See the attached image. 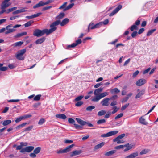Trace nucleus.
Returning <instances> with one entry per match:
<instances>
[{
  "instance_id": "nucleus-40",
  "label": "nucleus",
  "mask_w": 158,
  "mask_h": 158,
  "mask_svg": "<svg viewBox=\"0 0 158 158\" xmlns=\"http://www.w3.org/2000/svg\"><path fill=\"white\" fill-rule=\"evenodd\" d=\"M74 5V4L73 3L70 4L66 8L64 9V11H66L72 7Z\"/></svg>"
},
{
  "instance_id": "nucleus-4",
  "label": "nucleus",
  "mask_w": 158,
  "mask_h": 158,
  "mask_svg": "<svg viewBox=\"0 0 158 158\" xmlns=\"http://www.w3.org/2000/svg\"><path fill=\"white\" fill-rule=\"evenodd\" d=\"M125 136V134H122L115 138L113 139V141L114 142H117V143L118 144L123 143V141L122 140H121V139L123 138Z\"/></svg>"
},
{
  "instance_id": "nucleus-32",
  "label": "nucleus",
  "mask_w": 158,
  "mask_h": 158,
  "mask_svg": "<svg viewBox=\"0 0 158 158\" xmlns=\"http://www.w3.org/2000/svg\"><path fill=\"white\" fill-rule=\"evenodd\" d=\"M23 43V42L19 41L13 44V46L14 47H19L22 45Z\"/></svg>"
},
{
  "instance_id": "nucleus-26",
  "label": "nucleus",
  "mask_w": 158,
  "mask_h": 158,
  "mask_svg": "<svg viewBox=\"0 0 158 158\" xmlns=\"http://www.w3.org/2000/svg\"><path fill=\"white\" fill-rule=\"evenodd\" d=\"M139 121L140 123L143 125H147L148 124V123L145 121V119L143 118L142 117L139 118Z\"/></svg>"
},
{
  "instance_id": "nucleus-46",
  "label": "nucleus",
  "mask_w": 158,
  "mask_h": 158,
  "mask_svg": "<svg viewBox=\"0 0 158 158\" xmlns=\"http://www.w3.org/2000/svg\"><path fill=\"white\" fill-rule=\"evenodd\" d=\"M95 107L94 106H91L87 107L86 110L87 111H91L93 109H94Z\"/></svg>"
},
{
  "instance_id": "nucleus-60",
  "label": "nucleus",
  "mask_w": 158,
  "mask_h": 158,
  "mask_svg": "<svg viewBox=\"0 0 158 158\" xmlns=\"http://www.w3.org/2000/svg\"><path fill=\"white\" fill-rule=\"evenodd\" d=\"M68 122L70 123L74 124L75 123V121L72 118H69L68 119Z\"/></svg>"
},
{
  "instance_id": "nucleus-51",
  "label": "nucleus",
  "mask_w": 158,
  "mask_h": 158,
  "mask_svg": "<svg viewBox=\"0 0 158 158\" xmlns=\"http://www.w3.org/2000/svg\"><path fill=\"white\" fill-rule=\"evenodd\" d=\"M129 103H127L124 106H122L121 108V110L122 111L124 110L129 105Z\"/></svg>"
},
{
  "instance_id": "nucleus-45",
  "label": "nucleus",
  "mask_w": 158,
  "mask_h": 158,
  "mask_svg": "<svg viewBox=\"0 0 158 158\" xmlns=\"http://www.w3.org/2000/svg\"><path fill=\"white\" fill-rule=\"evenodd\" d=\"M26 52V50L25 49H23L21 50H20L19 52L18 53L19 54V55H23Z\"/></svg>"
},
{
  "instance_id": "nucleus-59",
  "label": "nucleus",
  "mask_w": 158,
  "mask_h": 158,
  "mask_svg": "<svg viewBox=\"0 0 158 158\" xmlns=\"http://www.w3.org/2000/svg\"><path fill=\"white\" fill-rule=\"evenodd\" d=\"M53 2V1L52 0H48L46 2H44L43 1V4L44 5V6L45 5H47L49 3H52Z\"/></svg>"
},
{
  "instance_id": "nucleus-2",
  "label": "nucleus",
  "mask_w": 158,
  "mask_h": 158,
  "mask_svg": "<svg viewBox=\"0 0 158 158\" xmlns=\"http://www.w3.org/2000/svg\"><path fill=\"white\" fill-rule=\"evenodd\" d=\"M75 146L74 144H72L69 146L66 147L65 148L62 149H60L57 151V153L58 154L64 153H67L70 151L71 150V148Z\"/></svg>"
},
{
  "instance_id": "nucleus-49",
  "label": "nucleus",
  "mask_w": 158,
  "mask_h": 158,
  "mask_svg": "<svg viewBox=\"0 0 158 158\" xmlns=\"http://www.w3.org/2000/svg\"><path fill=\"white\" fill-rule=\"evenodd\" d=\"M74 125L75 128L77 129L80 130L82 128V125L80 126L75 123L74 124Z\"/></svg>"
},
{
  "instance_id": "nucleus-20",
  "label": "nucleus",
  "mask_w": 158,
  "mask_h": 158,
  "mask_svg": "<svg viewBox=\"0 0 158 158\" xmlns=\"http://www.w3.org/2000/svg\"><path fill=\"white\" fill-rule=\"evenodd\" d=\"M60 21V20H59ZM69 21V20L68 18H65L62 21L61 23H59L60 24V25L61 26H64Z\"/></svg>"
},
{
  "instance_id": "nucleus-12",
  "label": "nucleus",
  "mask_w": 158,
  "mask_h": 158,
  "mask_svg": "<svg viewBox=\"0 0 158 158\" xmlns=\"http://www.w3.org/2000/svg\"><path fill=\"white\" fill-rule=\"evenodd\" d=\"M122 7L121 5H119L109 15L110 16H112L118 11Z\"/></svg>"
},
{
  "instance_id": "nucleus-56",
  "label": "nucleus",
  "mask_w": 158,
  "mask_h": 158,
  "mask_svg": "<svg viewBox=\"0 0 158 158\" xmlns=\"http://www.w3.org/2000/svg\"><path fill=\"white\" fill-rule=\"evenodd\" d=\"M27 8L26 7L20 9L19 10V11L20 13L24 12H26L27 11Z\"/></svg>"
},
{
  "instance_id": "nucleus-33",
  "label": "nucleus",
  "mask_w": 158,
  "mask_h": 158,
  "mask_svg": "<svg viewBox=\"0 0 158 158\" xmlns=\"http://www.w3.org/2000/svg\"><path fill=\"white\" fill-rule=\"evenodd\" d=\"M64 15L65 14L64 13H61L56 17V19H61L64 17Z\"/></svg>"
},
{
  "instance_id": "nucleus-13",
  "label": "nucleus",
  "mask_w": 158,
  "mask_h": 158,
  "mask_svg": "<svg viewBox=\"0 0 158 158\" xmlns=\"http://www.w3.org/2000/svg\"><path fill=\"white\" fill-rule=\"evenodd\" d=\"M82 152L81 150H75L71 153L70 156L72 157L73 156L78 155Z\"/></svg>"
},
{
  "instance_id": "nucleus-9",
  "label": "nucleus",
  "mask_w": 158,
  "mask_h": 158,
  "mask_svg": "<svg viewBox=\"0 0 158 158\" xmlns=\"http://www.w3.org/2000/svg\"><path fill=\"white\" fill-rule=\"evenodd\" d=\"M6 29L7 30L5 32L6 34L14 32L15 31V29L12 28V24H11L7 26L6 27Z\"/></svg>"
},
{
  "instance_id": "nucleus-24",
  "label": "nucleus",
  "mask_w": 158,
  "mask_h": 158,
  "mask_svg": "<svg viewBox=\"0 0 158 158\" xmlns=\"http://www.w3.org/2000/svg\"><path fill=\"white\" fill-rule=\"evenodd\" d=\"M105 144L104 142H102L95 146L94 149L95 150L101 148Z\"/></svg>"
},
{
  "instance_id": "nucleus-30",
  "label": "nucleus",
  "mask_w": 158,
  "mask_h": 158,
  "mask_svg": "<svg viewBox=\"0 0 158 158\" xmlns=\"http://www.w3.org/2000/svg\"><path fill=\"white\" fill-rule=\"evenodd\" d=\"M106 113V111L104 110H101L98 113L97 115L98 116H102L105 115Z\"/></svg>"
},
{
  "instance_id": "nucleus-52",
  "label": "nucleus",
  "mask_w": 158,
  "mask_h": 158,
  "mask_svg": "<svg viewBox=\"0 0 158 158\" xmlns=\"http://www.w3.org/2000/svg\"><path fill=\"white\" fill-rule=\"evenodd\" d=\"M81 42H82L81 40L80 39H79L76 41L75 43H73L75 45V47L77 45L81 44Z\"/></svg>"
},
{
  "instance_id": "nucleus-25",
  "label": "nucleus",
  "mask_w": 158,
  "mask_h": 158,
  "mask_svg": "<svg viewBox=\"0 0 158 158\" xmlns=\"http://www.w3.org/2000/svg\"><path fill=\"white\" fill-rule=\"evenodd\" d=\"M119 92L120 90L116 88L112 89L110 91V92L113 94L118 93Z\"/></svg>"
},
{
  "instance_id": "nucleus-6",
  "label": "nucleus",
  "mask_w": 158,
  "mask_h": 158,
  "mask_svg": "<svg viewBox=\"0 0 158 158\" xmlns=\"http://www.w3.org/2000/svg\"><path fill=\"white\" fill-rule=\"evenodd\" d=\"M32 116L31 114H28L25 115L23 116H20L17 118L15 120V122L16 123H18L21 121L22 120L28 118H30Z\"/></svg>"
},
{
  "instance_id": "nucleus-19",
  "label": "nucleus",
  "mask_w": 158,
  "mask_h": 158,
  "mask_svg": "<svg viewBox=\"0 0 158 158\" xmlns=\"http://www.w3.org/2000/svg\"><path fill=\"white\" fill-rule=\"evenodd\" d=\"M116 152V150H111L110 151L108 152L105 154V155L106 156H108L113 155L114 153Z\"/></svg>"
},
{
  "instance_id": "nucleus-22",
  "label": "nucleus",
  "mask_w": 158,
  "mask_h": 158,
  "mask_svg": "<svg viewBox=\"0 0 158 158\" xmlns=\"http://www.w3.org/2000/svg\"><path fill=\"white\" fill-rule=\"evenodd\" d=\"M95 96H95L93 98L91 99V100L92 101L94 102H98L99 100L101 99L99 95Z\"/></svg>"
},
{
  "instance_id": "nucleus-36",
  "label": "nucleus",
  "mask_w": 158,
  "mask_h": 158,
  "mask_svg": "<svg viewBox=\"0 0 158 158\" xmlns=\"http://www.w3.org/2000/svg\"><path fill=\"white\" fill-rule=\"evenodd\" d=\"M16 58L19 60H24L25 57L22 55H19V53H18L16 55Z\"/></svg>"
},
{
  "instance_id": "nucleus-10",
  "label": "nucleus",
  "mask_w": 158,
  "mask_h": 158,
  "mask_svg": "<svg viewBox=\"0 0 158 158\" xmlns=\"http://www.w3.org/2000/svg\"><path fill=\"white\" fill-rule=\"evenodd\" d=\"M146 82V80L145 79H141L138 80L136 82V85L137 86H141L145 84Z\"/></svg>"
},
{
  "instance_id": "nucleus-54",
  "label": "nucleus",
  "mask_w": 158,
  "mask_h": 158,
  "mask_svg": "<svg viewBox=\"0 0 158 158\" xmlns=\"http://www.w3.org/2000/svg\"><path fill=\"white\" fill-rule=\"evenodd\" d=\"M83 104V102L82 101H79L76 103L75 105L77 106H80Z\"/></svg>"
},
{
  "instance_id": "nucleus-50",
  "label": "nucleus",
  "mask_w": 158,
  "mask_h": 158,
  "mask_svg": "<svg viewBox=\"0 0 158 158\" xmlns=\"http://www.w3.org/2000/svg\"><path fill=\"white\" fill-rule=\"evenodd\" d=\"M45 122V120L44 118L40 119L38 122V124L39 125L43 124Z\"/></svg>"
},
{
  "instance_id": "nucleus-62",
  "label": "nucleus",
  "mask_w": 158,
  "mask_h": 158,
  "mask_svg": "<svg viewBox=\"0 0 158 158\" xmlns=\"http://www.w3.org/2000/svg\"><path fill=\"white\" fill-rule=\"evenodd\" d=\"M118 96L116 95H114L111 97L110 98V100H114L118 98Z\"/></svg>"
},
{
  "instance_id": "nucleus-55",
  "label": "nucleus",
  "mask_w": 158,
  "mask_h": 158,
  "mask_svg": "<svg viewBox=\"0 0 158 158\" xmlns=\"http://www.w3.org/2000/svg\"><path fill=\"white\" fill-rule=\"evenodd\" d=\"M111 114L112 113L111 112L108 111L106 114L105 116H104V118H108L111 115Z\"/></svg>"
},
{
  "instance_id": "nucleus-37",
  "label": "nucleus",
  "mask_w": 158,
  "mask_h": 158,
  "mask_svg": "<svg viewBox=\"0 0 158 158\" xmlns=\"http://www.w3.org/2000/svg\"><path fill=\"white\" fill-rule=\"evenodd\" d=\"M109 94V93L108 92H104L103 93H102L100 94L99 95L100 96V97L101 98H102L103 97H106V96H107Z\"/></svg>"
},
{
  "instance_id": "nucleus-64",
  "label": "nucleus",
  "mask_w": 158,
  "mask_h": 158,
  "mask_svg": "<svg viewBox=\"0 0 158 158\" xmlns=\"http://www.w3.org/2000/svg\"><path fill=\"white\" fill-rule=\"evenodd\" d=\"M67 4V2H64V4L59 7V9H61L64 8L65 7Z\"/></svg>"
},
{
  "instance_id": "nucleus-29",
  "label": "nucleus",
  "mask_w": 158,
  "mask_h": 158,
  "mask_svg": "<svg viewBox=\"0 0 158 158\" xmlns=\"http://www.w3.org/2000/svg\"><path fill=\"white\" fill-rule=\"evenodd\" d=\"M144 94V91H141L138 93L135 97V98L137 99L139 98L143 95Z\"/></svg>"
},
{
  "instance_id": "nucleus-44",
  "label": "nucleus",
  "mask_w": 158,
  "mask_h": 158,
  "mask_svg": "<svg viewBox=\"0 0 158 158\" xmlns=\"http://www.w3.org/2000/svg\"><path fill=\"white\" fill-rule=\"evenodd\" d=\"M41 97V94L37 95L34 97L33 100L35 101H38L40 100Z\"/></svg>"
},
{
  "instance_id": "nucleus-58",
  "label": "nucleus",
  "mask_w": 158,
  "mask_h": 158,
  "mask_svg": "<svg viewBox=\"0 0 158 158\" xmlns=\"http://www.w3.org/2000/svg\"><path fill=\"white\" fill-rule=\"evenodd\" d=\"M138 32L136 31H133L131 34V36L133 38H135L137 35Z\"/></svg>"
},
{
  "instance_id": "nucleus-27",
  "label": "nucleus",
  "mask_w": 158,
  "mask_h": 158,
  "mask_svg": "<svg viewBox=\"0 0 158 158\" xmlns=\"http://www.w3.org/2000/svg\"><path fill=\"white\" fill-rule=\"evenodd\" d=\"M43 6V1H41L40 2L34 5L33 6V8L34 9H35L36 8L42 6Z\"/></svg>"
},
{
  "instance_id": "nucleus-43",
  "label": "nucleus",
  "mask_w": 158,
  "mask_h": 158,
  "mask_svg": "<svg viewBox=\"0 0 158 158\" xmlns=\"http://www.w3.org/2000/svg\"><path fill=\"white\" fill-rule=\"evenodd\" d=\"M156 30V29H154L149 31L147 34V36H150L152 33L155 31Z\"/></svg>"
},
{
  "instance_id": "nucleus-21",
  "label": "nucleus",
  "mask_w": 158,
  "mask_h": 158,
  "mask_svg": "<svg viewBox=\"0 0 158 158\" xmlns=\"http://www.w3.org/2000/svg\"><path fill=\"white\" fill-rule=\"evenodd\" d=\"M124 147H126V148L124 149V151L126 152L128 150L131 149L132 147V145H131L129 143H128L124 145Z\"/></svg>"
},
{
  "instance_id": "nucleus-18",
  "label": "nucleus",
  "mask_w": 158,
  "mask_h": 158,
  "mask_svg": "<svg viewBox=\"0 0 158 158\" xmlns=\"http://www.w3.org/2000/svg\"><path fill=\"white\" fill-rule=\"evenodd\" d=\"M103 90V88L100 87L97 89H96L94 92V94L95 95H99V94Z\"/></svg>"
},
{
  "instance_id": "nucleus-28",
  "label": "nucleus",
  "mask_w": 158,
  "mask_h": 158,
  "mask_svg": "<svg viewBox=\"0 0 158 158\" xmlns=\"http://www.w3.org/2000/svg\"><path fill=\"white\" fill-rule=\"evenodd\" d=\"M27 32H24L20 33H19L15 35L14 36V37L15 38H17L22 36L24 35H27Z\"/></svg>"
},
{
  "instance_id": "nucleus-31",
  "label": "nucleus",
  "mask_w": 158,
  "mask_h": 158,
  "mask_svg": "<svg viewBox=\"0 0 158 158\" xmlns=\"http://www.w3.org/2000/svg\"><path fill=\"white\" fill-rule=\"evenodd\" d=\"M3 64L0 63V71H5L7 70L8 69L7 67H2Z\"/></svg>"
},
{
  "instance_id": "nucleus-23",
  "label": "nucleus",
  "mask_w": 158,
  "mask_h": 158,
  "mask_svg": "<svg viewBox=\"0 0 158 158\" xmlns=\"http://www.w3.org/2000/svg\"><path fill=\"white\" fill-rule=\"evenodd\" d=\"M45 40V38L44 37L40 38L37 40L35 42L36 44H41L43 43Z\"/></svg>"
},
{
  "instance_id": "nucleus-47",
  "label": "nucleus",
  "mask_w": 158,
  "mask_h": 158,
  "mask_svg": "<svg viewBox=\"0 0 158 158\" xmlns=\"http://www.w3.org/2000/svg\"><path fill=\"white\" fill-rule=\"evenodd\" d=\"M138 29V28L135 25L133 24L130 27V30L131 31H133L134 30H137Z\"/></svg>"
},
{
  "instance_id": "nucleus-8",
  "label": "nucleus",
  "mask_w": 158,
  "mask_h": 158,
  "mask_svg": "<svg viewBox=\"0 0 158 158\" xmlns=\"http://www.w3.org/2000/svg\"><path fill=\"white\" fill-rule=\"evenodd\" d=\"M118 132V131H110L106 134H103L101 135L102 137H109L117 134Z\"/></svg>"
},
{
  "instance_id": "nucleus-48",
  "label": "nucleus",
  "mask_w": 158,
  "mask_h": 158,
  "mask_svg": "<svg viewBox=\"0 0 158 158\" xmlns=\"http://www.w3.org/2000/svg\"><path fill=\"white\" fill-rule=\"evenodd\" d=\"M106 122V120L105 119H100L97 122L98 124H101L105 123Z\"/></svg>"
},
{
  "instance_id": "nucleus-42",
  "label": "nucleus",
  "mask_w": 158,
  "mask_h": 158,
  "mask_svg": "<svg viewBox=\"0 0 158 158\" xmlns=\"http://www.w3.org/2000/svg\"><path fill=\"white\" fill-rule=\"evenodd\" d=\"M34 23V21L32 20H30L24 24V26L25 27H27L29 26H30L31 24Z\"/></svg>"
},
{
  "instance_id": "nucleus-57",
  "label": "nucleus",
  "mask_w": 158,
  "mask_h": 158,
  "mask_svg": "<svg viewBox=\"0 0 158 158\" xmlns=\"http://www.w3.org/2000/svg\"><path fill=\"white\" fill-rule=\"evenodd\" d=\"M123 113H120V114H119L117 115L114 118L115 120L121 118V117H122L123 116Z\"/></svg>"
},
{
  "instance_id": "nucleus-11",
  "label": "nucleus",
  "mask_w": 158,
  "mask_h": 158,
  "mask_svg": "<svg viewBox=\"0 0 158 158\" xmlns=\"http://www.w3.org/2000/svg\"><path fill=\"white\" fill-rule=\"evenodd\" d=\"M110 100L109 98H106L103 99L101 102V103L102 106H108L109 105V101Z\"/></svg>"
},
{
  "instance_id": "nucleus-7",
  "label": "nucleus",
  "mask_w": 158,
  "mask_h": 158,
  "mask_svg": "<svg viewBox=\"0 0 158 158\" xmlns=\"http://www.w3.org/2000/svg\"><path fill=\"white\" fill-rule=\"evenodd\" d=\"M34 149L33 146H27L25 148H22L20 152L21 153H24L25 152H30Z\"/></svg>"
},
{
  "instance_id": "nucleus-38",
  "label": "nucleus",
  "mask_w": 158,
  "mask_h": 158,
  "mask_svg": "<svg viewBox=\"0 0 158 158\" xmlns=\"http://www.w3.org/2000/svg\"><path fill=\"white\" fill-rule=\"evenodd\" d=\"M41 147H38L36 148L34 150L33 152L36 154L39 153L41 150Z\"/></svg>"
},
{
  "instance_id": "nucleus-41",
  "label": "nucleus",
  "mask_w": 158,
  "mask_h": 158,
  "mask_svg": "<svg viewBox=\"0 0 158 158\" xmlns=\"http://www.w3.org/2000/svg\"><path fill=\"white\" fill-rule=\"evenodd\" d=\"M150 151L149 149H144L142 150L140 152V155H143L144 154H145L148 153Z\"/></svg>"
},
{
  "instance_id": "nucleus-3",
  "label": "nucleus",
  "mask_w": 158,
  "mask_h": 158,
  "mask_svg": "<svg viewBox=\"0 0 158 158\" xmlns=\"http://www.w3.org/2000/svg\"><path fill=\"white\" fill-rule=\"evenodd\" d=\"M76 120L77 121V122L81 125L84 126L87 124L89 127H93L94 126L91 123L87 122H86L85 121L80 118H76Z\"/></svg>"
},
{
  "instance_id": "nucleus-1",
  "label": "nucleus",
  "mask_w": 158,
  "mask_h": 158,
  "mask_svg": "<svg viewBox=\"0 0 158 158\" xmlns=\"http://www.w3.org/2000/svg\"><path fill=\"white\" fill-rule=\"evenodd\" d=\"M60 23V21L59 20H57L53 22L50 25V27L51 28L49 30L45 29L41 30L38 29H36L34 31L33 35L37 37H40L45 34L47 35H48L53 32L57 29V28L56 26L59 25Z\"/></svg>"
},
{
  "instance_id": "nucleus-39",
  "label": "nucleus",
  "mask_w": 158,
  "mask_h": 158,
  "mask_svg": "<svg viewBox=\"0 0 158 158\" xmlns=\"http://www.w3.org/2000/svg\"><path fill=\"white\" fill-rule=\"evenodd\" d=\"M33 127V126L32 125L29 126L27 127L23 131V132H24L27 131H30L32 129Z\"/></svg>"
},
{
  "instance_id": "nucleus-53",
  "label": "nucleus",
  "mask_w": 158,
  "mask_h": 158,
  "mask_svg": "<svg viewBox=\"0 0 158 158\" xmlns=\"http://www.w3.org/2000/svg\"><path fill=\"white\" fill-rule=\"evenodd\" d=\"M83 97V96L81 95L77 97L75 100L76 101H79L81 100Z\"/></svg>"
},
{
  "instance_id": "nucleus-35",
  "label": "nucleus",
  "mask_w": 158,
  "mask_h": 158,
  "mask_svg": "<svg viewBox=\"0 0 158 158\" xmlns=\"http://www.w3.org/2000/svg\"><path fill=\"white\" fill-rule=\"evenodd\" d=\"M11 123V121L10 120H6L4 121L2 125L3 126H6Z\"/></svg>"
},
{
  "instance_id": "nucleus-14",
  "label": "nucleus",
  "mask_w": 158,
  "mask_h": 158,
  "mask_svg": "<svg viewBox=\"0 0 158 158\" xmlns=\"http://www.w3.org/2000/svg\"><path fill=\"white\" fill-rule=\"evenodd\" d=\"M55 116L57 118L63 120H65L67 118L66 116L63 114H56Z\"/></svg>"
},
{
  "instance_id": "nucleus-17",
  "label": "nucleus",
  "mask_w": 158,
  "mask_h": 158,
  "mask_svg": "<svg viewBox=\"0 0 158 158\" xmlns=\"http://www.w3.org/2000/svg\"><path fill=\"white\" fill-rule=\"evenodd\" d=\"M42 14L41 13H38L36 14H34L31 16H28L26 17V18L28 19H31L39 16Z\"/></svg>"
},
{
  "instance_id": "nucleus-63",
  "label": "nucleus",
  "mask_w": 158,
  "mask_h": 158,
  "mask_svg": "<svg viewBox=\"0 0 158 158\" xmlns=\"http://www.w3.org/2000/svg\"><path fill=\"white\" fill-rule=\"evenodd\" d=\"M114 108V110L111 112V113L113 114L116 113L118 110V109L117 108L116 106H115Z\"/></svg>"
},
{
  "instance_id": "nucleus-61",
  "label": "nucleus",
  "mask_w": 158,
  "mask_h": 158,
  "mask_svg": "<svg viewBox=\"0 0 158 158\" xmlns=\"http://www.w3.org/2000/svg\"><path fill=\"white\" fill-rule=\"evenodd\" d=\"M124 147V145H120L115 147H114V148L118 150L120 149L123 148Z\"/></svg>"
},
{
  "instance_id": "nucleus-34",
  "label": "nucleus",
  "mask_w": 158,
  "mask_h": 158,
  "mask_svg": "<svg viewBox=\"0 0 158 158\" xmlns=\"http://www.w3.org/2000/svg\"><path fill=\"white\" fill-rule=\"evenodd\" d=\"M27 124V123L26 122L23 123L16 127L15 129L17 130H19L21 128H22L23 127H24Z\"/></svg>"
},
{
  "instance_id": "nucleus-16",
  "label": "nucleus",
  "mask_w": 158,
  "mask_h": 158,
  "mask_svg": "<svg viewBox=\"0 0 158 158\" xmlns=\"http://www.w3.org/2000/svg\"><path fill=\"white\" fill-rule=\"evenodd\" d=\"M10 5V3H7L3 1L1 5V8L2 9H5L9 7Z\"/></svg>"
},
{
  "instance_id": "nucleus-5",
  "label": "nucleus",
  "mask_w": 158,
  "mask_h": 158,
  "mask_svg": "<svg viewBox=\"0 0 158 158\" xmlns=\"http://www.w3.org/2000/svg\"><path fill=\"white\" fill-rule=\"evenodd\" d=\"M94 25V23H91L88 26V32L89 31V29H94L96 28H99L102 25V22H100L95 25H94L93 27H91Z\"/></svg>"
},
{
  "instance_id": "nucleus-15",
  "label": "nucleus",
  "mask_w": 158,
  "mask_h": 158,
  "mask_svg": "<svg viewBox=\"0 0 158 158\" xmlns=\"http://www.w3.org/2000/svg\"><path fill=\"white\" fill-rule=\"evenodd\" d=\"M138 155L137 152L133 153L127 156L125 158H135Z\"/></svg>"
}]
</instances>
